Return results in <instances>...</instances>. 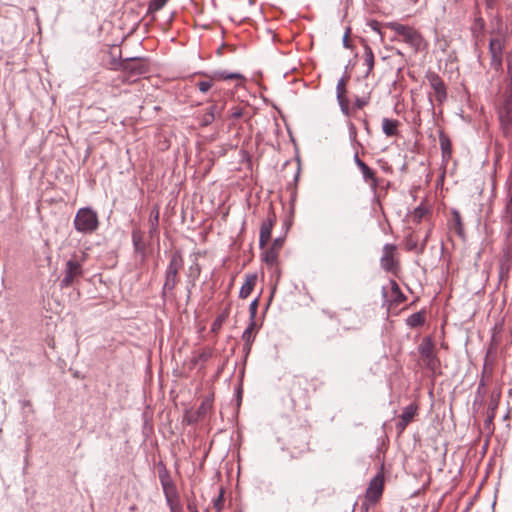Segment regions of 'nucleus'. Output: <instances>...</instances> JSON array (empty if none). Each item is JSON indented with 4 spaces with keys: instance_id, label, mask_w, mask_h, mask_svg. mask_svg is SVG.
<instances>
[{
    "instance_id": "nucleus-23",
    "label": "nucleus",
    "mask_w": 512,
    "mask_h": 512,
    "mask_svg": "<svg viewBox=\"0 0 512 512\" xmlns=\"http://www.w3.org/2000/svg\"><path fill=\"white\" fill-rule=\"evenodd\" d=\"M132 242L135 251L143 252L145 250V244L143 242V232L140 229H133Z\"/></svg>"
},
{
    "instance_id": "nucleus-22",
    "label": "nucleus",
    "mask_w": 512,
    "mask_h": 512,
    "mask_svg": "<svg viewBox=\"0 0 512 512\" xmlns=\"http://www.w3.org/2000/svg\"><path fill=\"white\" fill-rule=\"evenodd\" d=\"M439 142L443 159H449L451 156V141L449 137L441 132L439 135Z\"/></svg>"
},
{
    "instance_id": "nucleus-1",
    "label": "nucleus",
    "mask_w": 512,
    "mask_h": 512,
    "mask_svg": "<svg viewBox=\"0 0 512 512\" xmlns=\"http://www.w3.org/2000/svg\"><path fill=\"white\" fill-rule=\"evenodd\" d=\"M386 26L393 30L400 38H395L397 41H402L408 44L415 52H417L422 45V36L413 27L403 25L397 22H389Z\"/></svg>"
},
{
    "instance_id": "nucleus-50",
    "label": "nucleus",
    "mask_w": 512,
    "mask_h": 512,
    "mask_svg": "<svg viewBox=\"0 0 512 512\" xmlns=\"http://www.w3.org/2000/svg\"><path fill=\"white\" fill-rule=\"evenodd\" d=\"M495 407H496V404H494L493 402H491V403H490L489 408H491V409H493V410H494V409H495Z\"/></svg>"
},
{
    "instance_id": "nucleus-15",
    "label": "nucleus",
    "mask_w": 512,
    "mask_h": 512,
    "mask_svg": "<svg viewBox=\"0 0 512 512\" xmlns=\"http://www.w3.org/2000/svg\"><path fill=\"white\" fill-rule=\"evenodd\" d=\"M383 492V478L380 475L375 476L369 483L366 490V497L372 502L378 501Z\"/></svg>"
},
{
    "instance_id": "nucleus-8",
    "label": "nucleus",
    "mask_w": 512,
    "mask_h": 512,
    "mask_svg": "<svg viewBox=\"0 0 512 512\" xmlns=\"http://www.w3.org/2000/svg\"><path fill=\"white\" fill-rule=\"evenodd\" d=\"M505 39L502 36H497L490 39L489 52L491 55V67L496 71L502 67V57L504 50Z\"/></svg>"
},
{
    "instance_id": "nucleus-53",
    "label": "nucleus",
    "mask_w": 512,
    "mask_h": 512,
    "mask_svg": "<svg viewBox=\"0 0 512 512\" xmlns=\"http://www.w3.org/2000/svg\"><path fill=\"white\" fill-rule=\"evenodd\" d=\"M414 247H415V244L413 245V243H410L409 249H413Z\"/></svg>"
},
{
    "instance_id": "nucleus-56",
    "label": "nucleus",
    "mask_w": 512,
    "mask_h": 512,
    "mask_svg": "<svg viewBox=\"0 0 512 512\" xmlns=\"http://www.w3.org/2000/svg\"><path fill=\"white\" fill-rule=\"evenodd\" d=\"M239 512H242V511H239Z\"/></svg>"
},
{
    "instance_id": "nucleus-3",
    "label": "nucleus",
    "mask_w": 512,
    "mask_h": 512,
    "mask_svg": "<svg viewBox=\"0 0 512 512\" xmlns=\"http://www.w3.org/2000/svg\"><path fill=\"white\" fill-rule=\"evenodd\" d=\"M184 264L182 255L179 251H175L170 256V261L165 271V282L163 285L162 293L165 295L167 292L174 290L178 283V273Z\"/></svg>"
},
{
    "instance_id": "nucleus-29",
    "label": "nucleus",
    "mask_w": 512,
    "mask_h": 512,
    "mask_svg": "<svg viewBox=\"0 0 512 512\" xmlns=\"http://www.w3.org/2000/svg\"><path fill=\"white\" fill-rule=\"evenodd\" d=\"M225 103L224 102H213L205 111L212 114V117L216 120L220 117L222 111L224 110Z\"/></svg>"
},
{
    "instance_id": "nucleus-48",
    "label": "nucleus",
    "mask_w": 512,
    "mask_h": 512,
    "mask_svg": "<svg viewBox=\"0 0 512 512\" xmlns=\"http://www.w3.org/2000/svg\"><path fill=\"white\" fill-rule=\"evenodd\" d=\"M348 35H349V30L345 33L344 37H343V45L344 47L346 48H349V41H348Z\"/></svg>"
},
{
    "instance_id": "nucleus-26",
    "label": "nucleus",
    "mask_w": 512,
    "mask_h": 512,
    "mask_svg": "<svg viewBox=\"0 0 512 512\" xmlns=\"http://www.w3.org/2000/svg\"><path fill=\"white\" fill-rule=\"evenodd\" d=\"M424 322H425V316H424V313H422V312L413 313L406 319L407 325L411 328H416V327L422 326L424 324Z\"/></svg>"
},
{
    "instance_id": "nucleus-19",
    "label": "nucleus",
    "mask_w": 512,
    "mask_h": 512,
    "mask_svg": "<svg viewBox=\"0 0 512 512\" xmlns=\"http://www.w3.org/2000/svg\"><path fill=\"white\" fill-rule=\"evenodd\" d=\"M399 121L389 118L382 119V131L387 137L396 136L398 134Z\"/></svg>"
},
{
    "instance_id": "nucleus-13",
    "label": "nucleus",
    "mask_w": 512,
    "mask_h": 512,
    "mask_svg": "<svg viewBox=\"0 0 512 512\" xmlns=\"http://www.w3.org/2000/svg\"><path fill=\"white\" fill-rule=\"evenodd\" d=\"M275 222L276 216L273 212H270L267 219L262 222L259 236V245L261 248L269 242Z\"/></svg>"
},
{
    "instance_id": "nucleus-39",
    "label": "nucleus",
    "mask_w": 512,
    "mask_h": 512,
    "mask_svg": "<svg viewBox=\"0 0 512 512\" xmlns=\"http://www.w3.org/2000/svg\"><path fill=\"white\" fill-rule=\"evenodd\" d=\"M283 243H284V239L283 238H281V237L276 238V239H274L270 249H272V250H274V251L279 253V251L281 250V248L283 246Z\"/></svg>"
},
{
    "instance_id": "nucleus-42",
    "label": "nucleus",
    "mask_w": 512,
    "mask_h": 512,
    "mask_svg": "<svg viewBox=\"0 0 512 512\" xmlns=\"http://www.w3.org/2000/svg\"><path fill=\"white\" fill-rule=\"evenodd\" d=\"M426 213V210L424 208L418 207L414 211L415 218L421 219Z\"/></svg>"
},
{
    "instance_id": "nucleus-11",
    "label": "nucleus",
    "mask_w": 512,
    "mask_h": 512,
    "mask_svg": "<svg viewBox=\"0 0 512 512\" xmlns=\"http://www.w3.org/2000/svg\"><path fill=\"white\" fill-rule=\"evenodd\" d=\"M498 115L504 132H507L512 126V96L504 95V102L499 108Z\"/></svg>"
},
{
    "instance_id": "nucleus-10",
    "label": "nucleus",
    "mask_w": 512,
    "mask_h": 512,
    "mask_svg": "<svg viewBox=\"0 0 512 512\" xmlns=\"http://www.w3.org/2000/svg\"><path fill=\"white\" fill-rule=\"evenodd\" d=\"M396 246L394 244H385L383 254L380 259L381 267L387 272H396L398 261L395 259Z\"/></svg>"
},
{
    "instance_id": "nucleus-45",
    "label": "nucleus",
    "mask_w": 512,
    "mask_h": 512,
    "mask_svg": "<svg viewBox=\"0 0 512 512\" xmlns=\"http://www.w3.org/2000/svg\"><path fill=\"white\" fill-rule=\"evenodd\" d=\"M354 162H355V164L357 165V167H358V168H361L363 165H365V164H366L365 162H363V161L359 158L358 153H355V155H354Z\"/></svg>"
},
{
    "instance_id": "nucleus-32",
    "label": "nucleus",
    "mask_w": 512,
    "mask_h": 512,
    "mask_svg": "<svg viewBox=\"0 0 512 512\" xmlns=\"http://www.w3.org/2000/svg\"><path fill=\"white\" fill-rule=\"evenodd\" d=\"M198 120L200 125L203 127L209 126L215 121V119L212 117V114L210 115L206 111L198 115Z\"/></svg>"
},
{
    "instance_id": "nucleus-12",
    "label": "nucleus",
    "mask_w": 512,
    "mask_h": 512,
    "mask_svg": "<svg viewBox=\"0 0 512 512\" xmlns=\"http://www.w3.org/2000/svg\"><path fill=\"white\" fill-rule=\"evenodd\" d=\"M291 400L294 404L297 402H306L308 399V390L306 388V381L295 378L292 382L290 389Z\"/></svg>"
},
{
    "instance_id": "nucleus-36",
    "label": "nucleus",
    "mask_w": 512,
    "mask_h": 512,
    "mask_svg": "<svg viewBox=\"0 0 512 512\" xmlns=\"http://www.w3.org/2000/svg\"><path fill=\"white\" fill-rule=\"evenodd\" d=\"M339 106L341 108V111L345 115H349V107H348V100L345 96H342L341 98H337Z\"/></svg>"
},
{
    "instance_id": "nucleus-54",
    "label": "nucleus",
    "mask_w": 512,
    "mask_h": 512,
    "mask_svg": "<svg viewBox=\"0 0 512 512\" xmlns=\"http://www.w3.org/2000/svg\"><path fill=\"white\" fill-rule=\"evenodd\" d=\"M414 247H415V244L413 245V243H410L409 249H413Z\"/></svg>"
},
{
    "instance_id": "nucleus-7",
    "label": "nucleus",
    "mask_w": 512,
    "mask_h": 512,
    "mask_svg": "<svg viewBox=\"0 0 512 512\" xmlns=\"http://www.w3.org/2000/svg\"><path fill=\"white\" fill-rule=\"evenodd\" d=\"M418 350L425 366L433 372L436 371L440 361L434 352V344L431 338L425 337L419 345Z\"/></svg>"
},
{
    "instance_id": "nucleus-52",
    "label": "nucleus",
    "mask_w": 512,
    "mask_h": 512,
    "mask_svg": "<svg viewBox=\"0 0 512 512\" xmlns=\"http://www.w3.org/2000/svg\"><path fill=\"white\" fill-rule=\"evenodd\" d=\"M425 240H427V237L425 238ZM425 242H426V241H424V244L421 246V249H420L421 251H423V250H424Z\"/></svg>"
},
{
    "instance_id": "nucleus-28",
    "label": "nucleus",
    "mask_w": 512,
    "mask_h": 512,
    "mask_svg": "<svg viewBox=\"0 0 512 512\" xmlns=\"http://www.w3.org/2000/svg\"><path fill=\"white\" fill-rule=\"evenodd\" d=\"M159 478L165 494L168 495L169 491L174 488L168 472L166 470L160 472Z\"/></svg>"
},
{
    "instance_id": "nucleus-21",
    "label": "nucleus",
    "mask_w": 512,
    "mask_h": 512,
    "mask_svg": "<svg viewBox=\"0 0 512 512\" xmlns=\"http://www.w3.org/2000/svg\"><path fill=\"white\" fill-rule=\"evenodd\" d=\"M391 286V302L394 304L403 303L406 300V296L402 293L399 285L395 280H390Z\"/></svg>"
},
{
    "instance_id": "nucleus-18",
    "label": "nucleus",
    "mask_w": 512,
    "mask_h": 512,
    "mask_svg": "<svg viewBox=\"0 0 512 512\" xmlns=\"http://www.w3.org/2000/svg\"><path fill=\"white\" fill-rule=\"evenodd\" d=\"M511 266H512V255H511L510 247H509L506 251H504V253L500 259V270H499L500 278H504L508 275Z\"/></svg>"
},
{
    "instance_id": "nucleus-24",
    "label": "nucleus",
    "mask_w": 512,
    "mask_h": 512,
    "mask_svg": "<svg viewBox=\"0 0 512 512\" xmlns=\"http://www.w3.org/2000/svg\"><path fill=\"white\" fill-rule=\"evenodd\" d=\"M255 326V320L250 321L248 327L245 329L242 335V339L245 341V348L247 349V351L251 349V343L254 340L253 330Z\"/></svg>"
},
{
    "instance_id": "nucleus-35",
    "label": "nucleus",
    "mask_w": 512,
    "mask_h": 512,
    "mask_svg": "<svg viewBox=\"0 0 512 512\" xmlns=\"http://www.w3.org/2000/svg\"><path fill=\"white\" fill-rule=\"evenodd\" d=\"M228 316V312L225 311L223 312L222 314H220L216 319L215 321L213 322V325H212V329L213 331L219 329L222 325V323L226 320Z\"/></svg>"
},
{
    "instance_id": "nucleus-20",
    "label": "nucleus",
    "mask_w": 512,
    "mask_h": 512,
    "mask_svg": "<svg viewBox=\"0 0 512 512\" xmlns=\"http://www.w3.org/2000/svg\"><path fill=\"white\" fill-rule=\"evenodd\" d=\"M451 215H452V217H451L450 224H449L450 228L455 230L459 236H463L464 225H463L462 217H461L459 211L456 209H452Z\"/></svg>"
},
{
    "instance_id": "nucleus-51",
    "label": "nucleus",
    "mask_w": 512,
    "mask_h": 512,
    "mask_svg": "<svg viewBox=\"0 0 512 512\" xmlns=\"http://www.w3.org/2000/svg\"><path fill=\"white\" fill-rule=\"evenodd\" d=\"M486 1H487V4H488L489 6H491V5H492V3L494 2V0H486Z\"/></svg>"
},
{
    "instance_id": "nucleus-16",
    "label": "nucleus",
    "mask_w": 512,
    "mask_h": 512,
    "mask_svg": "<svg viewBox=\"0 0 512 512\" xmlns=\"http://www.w3.org/2000/svg\"><path fill=\"white\" fill-rule=\"evenodd\" d=\"M359 169L362 173L363 180L370 185V188L372 189V191H376V189L379 185V182L376 177L375 171L372 170L367 164L363 165Z\"/></svg>"
},
{
    "instance_id": "nucleus-5",
    "label": "nucleus",
    "mask_w": 512,
    "mask_h": 512,
    "mask_svg": "<svg viewBox=\"0 0 512 512\" xmlns=\"http://www.w3.org/2000/svg\"><path fill=\"white\" fill-rule=\"evenodd\" d=\"M85 255H73L65 264L64 276L60 281L61 288H68L83 275Z\"/></svg>"
},
{
    "instance_id": "nucleus-31",
    "label": "nucleus",
    "mask_w": 512,
    "mask_h": 512,
    "mask_svg": "<svg viewBox=\"0 0 512 512\" xmlns=\"http://www.w3.org/2000/svg\"><path fill=\"white\" fill-rule=\"evenodd\" d=\"M149 223L151 226L150 232L153 233L157 231L158 223H159V210L154 208L149 217Z\"/></svg>"
},
{
    "instance_id": "nucleus-38",
    "label": "nucleus",
    "mask_w": 512,
    "mask_h": 512,
    "mask_svg": "<svg viewBox=\"0 0 512 512\" xmlns=\"http://www.w3.org/2000/svg\"><path fill=\"white\" fill-rule=\"evenodd\" d=\"M257 307H258V299H254L250 306H249V312H250V319L251 321L255 319V316H256V312H257Z\"/></svg>"
},
{
    "instance_id": "nucleus-27",
    "label": "nucleus",
    "mask_w": 512,
    "mask_h": 512,
    "mask_svg": "<svg viewBox=\"0 0 512 512\" xmlns=\"http://www.w3.org/2000/svg\"><path fill=\"white\" fill-rule=\"evenodd\" d=\"M278 257H279V253L272 250V249H267L264 253H263V260L264 262L271 266V267H274L277 265V262H278Z\"/></svg>"
},
{
    "instance_id": "nucleus-9",
    "label": "nucleus",
    "mask_w": 512,
    "mask_h": 512,
    "mask_svg": "<svg viewBox=\"0 0 512 512\" xmlns=\"http://www.w3.org/2000/svg\"><path fill=\"white\" fill-rule=\"evenodd\" d=\"M502 222L508 245L512 247V188L509 189L507 194L505 209L502 214Z\"/></svg>"
},
{
    "instance_id": "nucleus-25",
    "label": "nucleus",
    "mask_w": 512,
    "mask_h": 512,
    "mask_svg": "<svg viewBox=\"0 0 512 512\" xmlns=\"http://www.w3.org/2000/svg\"><path fill=\"white\" fill-rule=\"evenodd\" d=\"M364 61L367 65L366 76H368L374 68V54L371 47L367 44L364 45Z\"/></svg>"
},
{
    "instance_id": "nucleus-41",
    "label": "nucleus",
    "mask_w": 512,
    "mask_h": 512,
    "mask_svg": "<svg viewBox=\"0 0 512 512\" xmlns=\"http://www.w3.org/2000/svg\"><path fill=\"white\" fill-rule=\"evenodd\" d=\"M368 103V100L365 99V98H357L356 101H355V106L358 108V109H361L363 108L365 105H367Z\"/></svg>"
},
{
    "instance_id": "nucleus-14",
    "label": "nucleus",
    "mask_w": 512,
    "mask_h": 512,
    "mask_svg": "<svg viewBox=\"0 0 512 512\" xmlns=\"http://www.w3.org/2000/svg\"><path fill=\"white\" fill-rule=\"evenodd\" d=\"M428 80H429L430 86L433 88V90L435 92L436 100L439 103L444 102L447 98V93H446V88H445L444 82L442 81L440 76L436 73H431L430 75H428Z\"/></svg>"
},
{
    "instance_id": "nucleus-46",
    "label": "nucleus",
    "mask_w": 512,
    "mask_h": 512,
    "mask_svg": "<svg viewBox=\"0 0 512 512\" xmlns=\"http://www.w3.org/2000/svg\"><path fill=\"white\" fill-rule=\"evenodd\" d=\"M222 501H223V496H222V494H220V495L217 497V499L215 500V502H214V506H215L217 509H221Z\"/></svg>"
},
{
    "instance_id": "nucleus-44",
    "label": "nucleus",
    "mask_w": 512,
    "mask_h": 512,
    "mask_svg": "<svg viewBox=\"0 0 512 512\" xmlns=\"http://www.w3.org/2000/svg\"><path fill=\"white\" fill-rule=\"evenodd\" d=\"M408 424H409L408 422H406V421H404V420H402V419L400 418V420H399V422L397 423L396 427H397V429L399 430V432H403V431L405 430V428L407 427V425H408Z\"/></svg>"
},
{
    "instance_id": "nucleus-47",
    "label": "nucleus",
    "mask_w": 512,
    "mask_h": 512,
    "mask_svg": "<svg viewBox=\"0 0 512 512\" xmlns=\"http://www.w3.org/2000/svg\"><path fill=\"white\" fill-rule=\"evenodd\" d=\"M507 74H512V56L507 58Z\"/></svg>"
},
{
    "instance_id": "nucleus-2",
    "label": "nucleus",
    "mask_w": 512,
    "mask_h": 512,
    "mask_svg": "<svg viewBox=\"0 0 512 512\" xmlns=\"http://www.w3.org/2000/svg\"><path fill=\"white\" fill-rule=\"evenodd\" d=\"M123 81L135 82L138 77L149 72V65L144 58H128L121 62Z\"/></svg>"
},
{
    "instance_id": "nucleus-6",
    "label": "nucleus",
    "mask_w": 512,
    "mask_h": 512,
    "mask_svg": "<svg viewBox=\"0 0 512 512\" xmlns=\"http://www.w3.org/2000/svg\"><path fill=\"white\" fill-rule=\"evenodd\" d=\"M202 75H204L207 78L206 80H202L197 83V87H198L199 91L202 93L208 92L212 88L214 81L234 80V79L242 78V75L240 73H235V72L230 73L227 71H220V70L213 71L210 74L202 73Z\"/></svg>"
},
{
    "instance_id": "nucleus-34",
    "label": "nucleus",
    "mask_w": 512,
    "mask_h": 512,
    "mask_svg": "<svg viewBox=\"0 0 512 512\" xmlns=\"http://www.w3.org/2000/svg\"><path fill=\"white\" fill-rule=\"evenodd\" d=\"M345 85H346L345 78L342 77L341 79H339V81L337 82V86H336L337 98H341L342 96H345V93H346Z\"/></svg>"
},
{
    "instance_id": "nucleus-55",
    "label": "nucleus",
    "mask_w": 512,
    "mask_h": 512,
    "mask_svg": "<svg viewBox=\"0 0 512 512\" xmlns=\"http://www.w3.org/2000/svg\"><path fill=\"white\" fill-rule=\"evenodd\" d=\"M494 418V415L492 414L491 417L489 418V422H491V419Z\"/></svg>"
},
{
    "instance_id": "nucleus-40",
    "label": "nucleus",
    "mask_w": 512,
    "mask_h": 512,
    "mask_svg": "<svg viewBox=\"0 0 512 512\" xmlns=\"http://www.w3.org/2000/svg\"><path fill=\"white\" fill-rule=\"evenodd\" d=\"M368 26L375 32H377L378 34L381 35V31H380V26L381 24L376 21V20H372L368 23Z\"/></svg>"
},
{
    "instance_id": "nucleus-30",
    "label": "nucleus",
    "mask_w": 512,
    "mask_h": 512,
    "mask_svg": "<svg viewBox=\"0 0 512 512\" xmlns=\"http://www.w3.org/2000/svg\"><path fill=\"white\" fill-rule=\"evenodd\" d=\"M417 406L414 404H410L404 408L402 411V414L400 415V418L408 423H410L414 416L417 413Z\"/></svg>"
},
{
    "instance_id": "nucleus-33",
    "label": "nucleus",
    "mask_w": 512,
    "mask_h": 512,
    "mask_svg": "<svg viewBox=\"0 0 512 512\" xmlns=\"http://www.w3.org/2000/svg\"><path fill=\"white\" fill-rule=\"evenodd\" d=\"M168 0H151L148 6L150 13H155L162 9Z\"/></svg>"
},
{
    "instance_id": "nucleus-49",
    "label": "nucleus",
    "mask_w": 512,
    "mask_h": 512,
    "mask_svg": "<svg viewBox=\"0 0 512 512\" xmlns=\"http://www.w3.org/2000/svg\"><path fill=\"white\" fill-rule=\"evenodd\" d=\"M382 294H383V297L386 298L387 297V291H386V288L383 287L382 288Z\"/></svg>"
},
{
    "instance_id": "nucleus-17",
    "label": "nucleus",
    "mask_w": 512,
    "mask_h": 512,
    "mask_svg": "<svg viewBox=\"0 0 512 512\" xmlns=\"http://www.w3.org/2000/svg\"><path fill=\"white\" fill-rule=\"evenodd\" d=\"M256 281L257 276L255 274L246 275L245 282L239 291V297L246 299L253 291Z\"/></svg>"
},
{
    "instance_id": "nucleus-37",
    "label": "nucleus",
    "mask_w": 512,
    "mask_h": 512,
    "mask_svg": "<svg viewBox=\"0 0 512 512\" xmlns=\"http://www.w3.org/2000/svg\"><path fill=\"white\" fill-rule=\"evenodd\" d=\"M243 115V109L239 106H234L230 110V117L232 119H239Z\"/></svg>"
},
{
    "instance_id": "nucleus-4",
    "label": "nucleus",
    "mask_w": 512,
    "mask_h": 512,
    "mask_svg": "<svg viewBox=\"0 0 512 512\" xmlns=\"http://www.w3.org/2000/svg\"><path fill=\"white\" fill-rule=\"evenodd\" d=\"M98 216L95 211L89 207L80 208L74 219L75 229L84 234H90L98 228Z\"/></svg>"
},
{
    "instance_id": "nucleus-43",
    "label": "nucleus",
    "mask_w": 512,
    "mask_h": 512,
    "mask_svg": "<svg viewBox=\"0 0 512 512\" xmlns=\"http://www.w3.org/2000/svg\"><path fill=\"white\" fill-rule=\"evenodd\" d=\"M509 83L507 84V88L504 95L512 96V74H508Z\"/></svg>"
}]
</instances>
